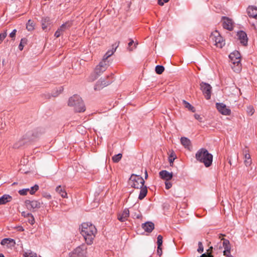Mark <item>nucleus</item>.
I'll return each mask as SVG.
<instances>
[{"instance_id":"1","label":"nucleus","mask_w":257,"mask_h":257,"mask_svg":"<svg viewBox=\"0 0 257 257\" xmlns=\"http://www.w3.org/2000/svg\"><path fill=\"white\" fill-rule=\"evenodd\" d=\"M80 233L87 245H91L97 233L95 226L90 222L82 223L80 227Z\"/></svg>"},{"instance_id":"2","label":"nucleus","mask_w":257,"mask_h":257,"mask_svg":"<svg viewBox=\"0 0 257 257\" xmlns=\"http://www.w3.org/2000/svg\"><path fill=\"white\" fill-rule=\"evenodd\" d=\"M195 158L200 163H203L206 167L212 165L213 156L205 148H201L196 152Z\"/></svg>"},{"instance_id":"3","label":"nucleus","mask_w":257,"mask_h":257,"mask_svg":"<svg viewBox=\"0 0 257 257\" xmlns=\"http://www.w3.org/2000/svg\"><path fill=\"white\" fill-rule=\"evenodd\" d=\"M68 105L73 106L76 112H82L85 110V107L81 98L78 95H74L70 97Z\"/></svg>"},{"instance_id":"4","label":"nucleus","mask_w":257,"mask_h":257,"mask_svg":"<svg viewBox=\"0 0 257 257\" xmlns=\"http://www.w3.org/2000/svg\"><path fill=\"white\" fill-rule=\"evenodd\" d=\"M130 184L135 189H139L141 186H144L145 181L140 176L132 174L130 178Z\"/></svg>"},{"instance_id":"5","label":"nucleus","mask_w":257,"mask_h":257,"mask_svg":"<svg viewBox=\"0 0 257 257\" xmlns=\"http://www.w3.org/2000/svg\"><path fill=\"white\" fill-rule=\"evenodd\" d=\"M87 247L84 244L77 247L69 253V257H86Z\"/></svg>"},{"instance_id":"6","label":"nucleus","mask_w":257,"mask_h":257,"mask_svg":"<svg viewBox=\"0 0 257 257\" xmlns=\"http://www.w3.org/2000/svg\"><path fill=\"white\" fill-rule=\"evenodd\" d=\"M210 38L212 39V41L215 43V45L217 47L221 48L225 44L224 41L222 37H221L218 31L217 30H215L211 33Z\"/></svg>"},{"instance_id":"7","label":"nucleus","mask_w":257,"mask_h":257,"mask_svg":"<svg viewBox=\"0 0 257 257\" xmlns=\"http://www.w3.org/2000/svg\"><path fill=\"white\" fill-rule=\"evenodd\" d=\"M25 204L27 208L30 211H35L36 210L39 209L43 204L42 202L39 200H26Z\"/></svg>"},{"instance_id":"8","label":"nucleus","mask_w":257,"mask_h":257,"mask_svg":"<svg viewBox=\"0 0 257 257\" xmlns=\"http://www.w3.org/2000/svg\"><path fill=\"white\" fill-rule=\"evenodd\" d=\"M200 89L203 94L207 100H209L211 98L212 92L211 86L206 82H202L200 83Z\"/></svg>"},{"instance_id":"9","label":"nucleus","mask_w":257,"mask_h":257,"mask_svg":"<svg viewBox=\"0 0 257 257\" xmlns=\"http://www.w3.org/2000/svg\"><path fill=\"white\" fill-rule=\"evenodd\" d=\"M229 57L230 59L231 63L233 65H236L238 68L237 69V71H239L240 70V57L241 55L239 52L237 51H235L231 53L229 55Z\"/></svg>"},{"instance_id":"10","label":"nucleus","mask_w":257,"mask_h":257,"mask_svg":"<svg viewBox=\"0 0 257 257\" xmlns=\"http://www.w3.org/2000/svg\"><path fill=\"white\" fill-rule=\"evenodd\" d=\"M42 133L39 128L29 131L24 136V139L28 141H33L38 138L39 135Z\"/></svg>"},{"instance_id":"11","label":"nucleus","mask_w":257,"mask_h":257,"mask_svg":"<svg viewBox=\"0 0 257 257\" xmlns=\"http://www.w3.org/2000/svg\"><path fill=\"white\" fill-rule=\"evenodd\" d=\"M42 133L39 128L29 131L24 136V139L28 141H33L38 138L39 135Z\"/></svg>"},{"instance_id":"12","label":"nucleus","mask_w":257,"mask_h":257,"mask_svg":"<svg viewBox=\"0 0 257 257\" xmlns=\"http://www.w3.org/2000/svg\"><path fill=\"white\" fill-rule=\"evenodd\" d=\"M73 25V21H68L65 23L62 24L59 28L55 32L54 36L56 38L59 37L61 35L63 34L64 32L69 29Z\"/></svg>"},{"instance_id":"13","label":"nucleus","mask_w":257,"mask_h":257,"mask_svg":"<svg viewBox=\"0 0 257 257\" xmlns=\"http://www.w3.org/2000/svg\"><path fill=\"white\" fill-rule=\"evenodd\" d=\"M108 66V62L105 61H101L99 62V64L97 65L94 70L95 73L97 75H100L103 72H104Z\"/></svg>"},{"instance_id":"14","label":"nucleus","mask_w":257,"mask_h":257,"mask_svg":"<svg viewBox=\"0 0 257 257\" xmlns=\"http://www.w3.org/2000/svg\"><path fill=\"white\" fill-rule=\"evenodd\" d=\"M223 28L229 31H232L233 29V22L231 19L223 16L221 18Z\"/></svg>"},{"instance_id":"15","label":"nucleus","mask_w":257,"mask_h":257,"mask_svg":"<svg viewBox=\"0 0 257 257\" xmlns=\"http://www.w3.org/2000/svg\"><path fill=\"white\" fill-rule=\"evenodd\" d=\"M216 107L218 111L223 115H228L231 113L230 109L223 103H216Z\"/></svg>"},{"instance_id":"16","label":"nucleus","mask_w":257,"mask_h":257,"mask_svg":"<svg viewBox=\"0 0 257 257\" xmlns=\"http://www.w3.org/2000/svg\"><path fill=\"white\" fill-rule=\"evenodd\" d=\"M224 236V234H219V238L220 239L221 241H222V245L224 248V250L223 251V254H226V253H230V245L229 241L228 239L221 238V237Z\"/></svg>"},{"instance_id":"17","label":"nucleus","mask_w":257,"mask_h":257,"mask_svg":"<svg viewBox=\"0 0 257 257\" xmlns=\"http://www.w3.org/2000/svg\"><path fill=\"white\" fill-rule=\"evenodd\" d=\"M112 80L106 81L104 79H100L98 80L94 86L95 90H100L104 87L108 85L112 82Z\"/></svg>"},{"instance_id":"18","label":"nucleus","mask_w":257,"mask_h":257,"mask_svg":"<svg viewBox=\"0 0 257 257\" xmlns=\"http://www.w3.org/2000/svg\"><path fill=\"white\" fill-rule=\"evenodd\" d=\"M237 36L241 44L243 46H246L248 42V38L246 33L243 31H240L237 32Z\"/></svg>"},{"instance_id":"19","label":"nucleus","mask_w":257,"mask_h":257,"mask_svg":"<svg viewBox=\"0 0 257 257\" xmlns=\"http://www.w3.org/2000/svg\"><path fill=\"white\" fill-rule=\"evenodd\" d=\"M142 228L147 232L151 233L155 228L154 223L151 221H147L142 224Z\"/></svg>"},{"instance_id":"20","label":"nucleus","mask_w":257,"mask_h":257,"mask_svg":"<svg viewBox=\"0 0 257 257\" xmlns=\"http://www.w3.org/2000/svg\"><path fill=\"white\" fill-rule=\"evenodd\" d=\"M130 215V211L128 209L125 208L124 209L122 213L117 214V219L121 222H124L127 220Z\"/></svg>"},{"instance_id":"21","label":"nucleus","mask_w":257,"mask_h":257,"mask_svg":"<svg viewBox=\"0 0 257 257\" xmlns=\"http://www.w3.org/2000/svg\"><path fill=\"white\" fill-rule=\"evenodd\" d=\"M159 175L161 179L166 181H170L173 178V173H169L166 170H162L159 172Z\"/></svg>"},{"instance_id":"22","label":"nucleus","mask_w":257,"mask_h":257,"mask_svg":"<svg viewBox=\"0 0 257 257\" xmlns=\"http://www.w3.org/2000/svg\"><path fill=\"white\" fill-rule=\"evenodd\" d=\"M243 153L244 155V163L245 165L247 167L250 166L252 163V160L250 158V155L249 154V151L245 149L243 151Z\"/></svg>"},{"instance_id":"23","label":"nucleus","mask_w":257,"mask_h":257,"mask_svg":"<svg viewBox=\"0 0 257 257\" xmlns=\"http://www.w3.org/2000/svg\"><path fill=\"white\" fill-rule=\"evenodd\" d=\"M247 12L249 17L257 19V7L249 6L247 9Z\"/></svg>"},{"instance_id":"24","label":"nucleus","mask_w":257,"mask_h":257,"mask_svg":"<svg viewBox=\"0 0 257 257\" xmlns=\"http://www.w3.org/2000/svg\"><path fill=\"white\" fill-rule=\"evenodd\" d=\"M56 191L63 198H67V193L64 187H62L61 185L57 186L56 188Z\"/></svg>"},{"instance_id":"25","label":"nucleus","mask_w":257,"mask_h":257,"mask_svg":"<svg viewBox=\"0 0 257 257\" xmlns=\"http://www.w3.org/2000/svg\"><path fill=\"white\" fill-rule=\"evenodd\" d=\"M12 197L9 194H4L0 197V205L6 204L7 203L11 201Z\"/></svg>"},{"instance_id":"26","label":"nucleus","mask_w":257,"mask_h":257,"mask_svg":"<svg viewBox=\"0 0 257 257\" xmlns=\"http://www.w3.org/2000/svg\"><path fill=\"white\" fill-rule=\"evenodd\" d=\"M140 192L139 195V199L140 200L143 199L147 195L148 193L147 187L146 186H141L140 188Z\"/></svg>"},{"instance_id":"27","label":"nucleus","mask_w":257,"mask_h":257,"mask_svg":"<svg viewBox=\"0 0 257 257\" xmlns=\"http://www.w3.org/2000/svg\"><path fill=\"white\" fill-rule=\"evenodd\" d=\"M181 144L186 149H190L191 147L190 140L186 137H182L180 140Z\"/></svg>"},{"instance_id":"28","label":"nucleus","mask_w":257,"mask_h":257,"mask_svg":"<svg viewBox=\"0 0 257 257\" xmlns=\"http://www.w3.org/2000/svg\"><path fill=\"white\" fill-rule=\"evenodd\" d=\"M42 28L43 30H46L50 24V19L49 17L43 18L41 21Z\"/></svg>"},{"instance_id":"29","label":"nucleus","mask_w":257,"mask_h":257,"mask_svg":"<svg viewBox=\"0 0 257 257\" xmlns=\"http://www.w3.org/2000/svg\"><path fill=\"white\" fill-rule=\"evenodd\" d=\"M26 28L29 31H32L35 29V24L33 21L29 20L26 25Z\"/></svg>"},{"instance_id":"30","label":"nucleus","mask_w":257,"mask_h":257,"mask_svg":"<svg viewBox=\"0 0 257 257\" xmlns=\"http://www.w3.org/2000/svg\"><path fill=\"white\" fill-rule=\"evenodd\" d=\"M183 103L184 105V106L188 108L189 110L191 111L192 112H194L195 111V108L191 105L189 102H187L185 100H183Z\"/></svg>"},{"instance_id":"31","label":"nucleus","mask_w":257,"mask_h":257,"mask_svg":"<svg viewBox=\"0 0 257 257\" xmlns=\"http://www.w3.org/2000/svg\"><path fill=\"white\" fill-rule=\"evenodd\" d=\"M176 158V155L174 152L172 151L169 157V162L171 166L173 165V162Z\"/></svg>"},{"instance_id":"32","label":"nucleus","mask_w":257,"mask_h":257,"mask_svg":"<svg viewBox=\"0 0 257 257\" xmlns=\"http://www.w3.org/2000/svg\"><path fill=\"white\" fill-rule=\"evenodd\" d=\"M122 156V155L120 153L115 155L112 157V160L114 163H118L121 160Z\"/></svg>"},{"instance_id":"33","label":"nucleus","mask_w":257,"mask_h":257,"mask_svg":"<svg viewBox=\"0 0 257 257\" xmlns=\"http://www.w3.org/2000/svg\"><path fill=\"white\" fill-rule=\"evenodd\" d=\"M165 68L162 65H157L155 68V71L158 74H161L164 71Z\"/></svg>"},{"instance_id":"34","label":"nucleus","mask_w":257,"mask_h":257,"mask_svg":"<svg viewBox=\"0 0 257 257\" xmlns=\"http://www.w3.org/2000/svg\"><path fill=\"white\" fill-rule=\"evenodd\" d=\"M11 242L15 243V240L13 239H11L10 238H4L3 239H2L1 243L2 245H5L7 244H9Z\"/></svg>"},{"instance_id":"35","label":"nucleus","mask_w":257,"mask_h":257,"mask_svg":"<svg viewBox=\"0 0 257 257\" xmlns=\"http://www.w3.org/2000/svg\"><path fill=\"white\" fill-rule=\"evenodd\" d=\"M24 257H37V254L32 252L31 250H29V252H25L23 254Z\"/></svg>"},{"instance_id":"36","label":"nucleus","mask_w":257,"mask_h":257,"mask_svg":"<svg viewBox=\"0 0 257 257\" xmlns=\"http://www.w3.org/2000/svg\"><path fill=\"white\" fill-rule=\"evenodd\" d=\"M39 187L38 185H35L34 186L31 188V189L29 191L30 193L32 195L34 194L39 189Z\"/></svg>"},{"instance_id":"37","label":"nucleus","mask_w":257,"mask_h":257,"mask_svg":"<svg viewBox=\"0 0 257 257\" xmlns=\"http://www.w3.org/2000/svg\"><path fill=\"white\" fill-rule=\"evenodd\" d=\"M27 218L28 221L30 224H31V225H33L35 223V221L34 217L31 213L30 214V215L28 217H27Z\"/></svg>"},{"instance_id":"38","label":"nucleus","mask_w":257,"mask_h":257,"mask_svg":"<svg viewBox=\"0 0 257 257\" xmlns=\"http://www.w3.org/2000/svg\"><path fill=\"white\" fill-rule=\"evenodd\" d=\"M134 218L141 219L142 218V215L140 211H137L132 214Z\"/></svg>"},{"instance_id":"39","label":"nucleus","mask_w":257,"mask_h":257,"mask_svg":"<svg viewBox=\"0 0 257 257\" xmlns=\"http://www.w3.org/2000/svg\"><path fill=\"white\" fill-rule=\"evenodd\" d=\"M163 244V236L161 235H159L157 237V245L160 246H162Z\"/></svg>"},{"instance_id":"40","label":"nucleus","mask_w":257,"mask_h":257,"mask_svg":"<svg viewBox=\"0 0 257 257\" xmlns=\"http://www.w3.org/2000/svg\"><path fill=\"white\" fill-rule=\"evenodd\" d=\"M99 76V75H97V74L94 72V73L91 74V75L89 76V79L90 81H93L95 80Z\"/></svg>"},{"instance_id":"41","label":"nucleus","mask_w":257,"mask_h":257,"mask_svg":"<svg viewBox=\"0 0 257 257\" xmlns=\"http://www.w3.org/2000/svg\"><path fill=\"white\" fill-rule=\"evenodd\" d=\"M26 42H27V40L26 39L23 38V39H21L20 44H19V49L20 51H22L23 50V48H24L23 43H26Z\"/></svg>"},{"instance_id":"42","label":"nucleus","mask_w":257,"mask_h":257,"mask_svg":"<svg viewBox=\"0 0 257 257\" xmlns=\"http://www.w3.org/2000/svg\"><path fill=\"white\" fill-rule=\"evenodd\" d=\"M29 191H30V189H29V188L23 189L19 191V193L21 195H27L28 192H29Z\"/></svg>"},{"instance_id":"43","label":"nucleus","mask_w":257,"mask_h":257,"mask_svg":"<svg viewBox=\"0 0 257 257\" xmlns=\"http://www.w3.org/2000/svg\"><path fill=\"white\" fill-rule=\"evenodd\" d=\"M7 35V33L6 31L0 34V44H1L3 40L6 38Z\"/></svg>"},{"instance_id":"44","label":"nucleus","mask_w":257,"mask_h":257,"mask_svg":"<svg viewBox=\"0 0 257 257\" xmlns=\"http://www.w3.org/2000/svg\"><path fill=\"white\" fill-rule=\"evenodd\" d=\"M134 44V41L132 39L130 40V42L128 43V48L127 49L129 51H132L134 50V48L131 47V46Z\"/></svg>"},{"instance_id":"45","label":"nucleus","mask_w":257,"mask_h":257,"mask_svg":"<svg viewBox=\"0 0 257 257\" xmlns=\"http://www.w3.org/2000/svg\"><path fill=\"white\" fill-rule=\"evenodd\" d=\"M203 249H204V248H203L202 243L201 241H199L198 242V248L197 249V251L201 253L203 251Z\"/></svg>"},{"instance_id":"46","label":"nucleus","mask_w":257,"mask_h":257,"mask_svg":"<svg viewBox=\"0 0 257 257\" xmlns=\"http://www.w3.org/2000/svg\"><path fill=\"white\" fill-rule=\"evenodd\" d=\"M172 186V183L169 181H166L165 188L166 189H169Z\"/></svg>"},{"instance_id":"47","label":"nucleus","mask_w":257,"mask_h":257,"mask_svg":"<svg viewBox=\"0 0 257 257\" xmlns=\"http://www.w3.org/2000/svg\"><path fill=\"white\" fill-rule=\"evenodd\" d=\"M169 1V0H158V3L160 6H163L164 5V3H168Z\"/></svg>"},{"instance_id":"48","label":"nucleus","mask_w":257,"mask_h":257,"mask_svg":"<svg viewBox=\"0 0 257 257\" xmlns=\"http://www.w3.org/2000/svg\"><path fill=\"white\" fill-rule=\"evenodd\" d=\"M194 117L195 118V119L199 120L200 122H201L202 121V117H201V116L198 114H195Z\"/></svg>"},{"instance_id":"49","label":"nucleus","mask_w":257,"mask_h":257,"mask_svg":"<svg viewBox=\"0 0 257 257\" xmlns=\"http://www.w3.org/2000/svg\"><path fill=\"white\" fill-rule=\"evenodd\" d=\"M162 246H160L159 248V246H158V247H157V254L159 256H161L162 254Z\"/></svg>"},{"instance_id":"50","label":"nucleus","mask_w":257,"mask_h":257,"mask_svg":"<svg viewBox=\"0 0 257 257\" xmlns=\"http://www.w3.org/2000/svg\"><path fill=\"white\" fill-rule=\"evenodd\" d=\"M248 113H250V115H252L254 113V109L252 107H249L248 108Z\"/></svg>"},{"instance_id":"51","label":"nucleus","mask_w":257,"mask_h":257,"mask_svg":"<svg viewBox=\"0 0 257 257\" xmlns=\"http://www.w3.org/2000/svg\"><path fill=\"white\" fill-rule=\"evenodd\" d=\"M16 32H17V30H14L10 34V36L11 37V38H13V37H15V36H16Z\"/></svg>"},{"instance_id":"52","label":"nucleus","mask_w":257,"mask_h":257,"mask_svg":"<svg viewBox=\"0 0 257 257\" xmlns=\"http://www.w3.org/2000/svg\"><path fill=\"white\" fill-rule=\"evenodd\" d=\"M15 228L19 231H23L24 230V228L22 226H16Z\"/></svg>"},{"instance_id":"53","label":"nucleus","mask_w":257,"mask_h":257,"mask_svg":"<svg viewBox=\"0 0 257 257\" xmlns=\"http://www.w3.org/2000/svg\"><path fill=\"white\" fill-rule=\"evenodd\" d=\"M114 53L113 51H108L105 54L107 55L106 57H109L111 56Z\"/></svg>"},{"instance_id":"54","label":"nucleus","mask_w":257,"mask_h":257,"mask_svg":"<svg viewBox=\"0 0 257 257\" xmlns=\"http://www.w3.org/2000/svg\"><path fill=\"white\" fill-rule=\"evenodd\" d=\"M30 214L29 213H27L26 212H22V215L23 216H24L25 218H27L29 217V216L30 215Z\"/></svg>"},{"instance_id":"55","label":"nucleus","mask_w":257,"mask_h":257,"mask_svg":"<svg viewBox=\"0 0 257 257\" xmlns=\"http://www.w3.org/2000/svg\"><path fill=\"white\" fill-rule=\"evenodd\" d=\"M212 249H213V247L212 246H211L209 247V248L207 250V251L206 252H208L209 253V255H212Z\"/></svg>"},{"instance_id":"56","label":"nucleus","mask_w":257,"mask_h":257,"mask_svg":"<svg viewBox=\"0 0 257 257\" xmlns=\"http://www.w3.org/2000/svg\"><path fill=\"white\" fill-rule=\"evenodd\" d=\"M107 56V55L105 54L104 56H103V59L102 61H105L106 62V60L108 59V57H106Z\"/></svg>"},{"instance_id":"57","label":"nucleus","mask_w":257,"mask_h":257,"mask_svg":"<svg viewBox=\"0 0 257 257\" xmlns=\"http://www.w3.org/2000/svg\"><path fill=\"white\" fill-rule=\"evenodd\" d=\"M145 179H147L148 177V175L147 171L146 169L145 170Z\"/></svg>"},{"instance_id":"58","label":"nucleus","mask_w":257,"mask_h":257,"mask_svg":"<svg viewBox=\"0 0 257 257\" xmlns=\"http://www.w3.org/2000/svg\"><path fill=\"white\" fill-rule=\"evenodd\" d=\"M44 196L47 198L48 199H50L51 198V196L50 194H47Z\"/></svg>"},{"instance_id":"59","label":"nucleus","mask_w":257,"mask_h":257,"mask_svg":"<svg viewBox=\"0 0 257 257\" xmlns=\"http://www.w3.org/2000/svg\"><path fill=\"white\" fill-rule=\"evenodd\" d=\"M119 44V41H118L117 42H116L115 43L114 45H115V49H114V51H115L116 48L118 46Z\"/></svg>"},{"instance_id":"60","label":"nucleus","mask_w":257,"mask_h":257,"mask_svg":"<svg viewBox=\"0 0 257 257\" xmlns=\"http://www.w3.org/2000/svg\"><path fill=\"white\" fill-rule=\"evenodd\" d=\"M226 257H234L233 256L230 254V253H226V254H224Z\"/></svg>"},{"instance_id":"61","label":"nucleus","mask_w":257,"mask_h":257,"mask_svg":"<svg viewBox=\"0 0 257 257\" xmlns=\"http://www.w3.org/2000/svg\"><path fill=\"white\" fill-rule=\"evenodd\" d=\"M0 257H5V256L3 253H0Z\"/></svg>"},{"instance_id":"62","label":"nucleus","mask_w":257,"mask_h":257,"mask_svg":"<svg viewBox=\"0 0 257 257\" xmlns=\"http://www.w3.org/2000/svg\"><path fill=\"white\" fill-rule=\"evenodd\" d=\"M138 45V43H136V44H134V48H136V45Z\"/></svg>"}]
</instances>
